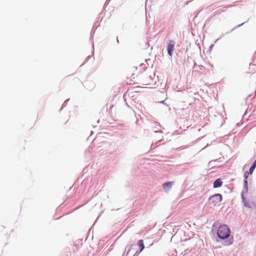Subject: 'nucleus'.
<instances>
[{"label":"nucleus","instance_id":"1a4fd4ad","mask_svg":"<svg viewBox=\"0 0 256 256\" xmlns=\"http://www.w3.org/2000/svg\"><path fill=\"white\" fill-rule=\"evenodd\" d=\"M248 174H250V173L248 172H246L245 173V178H248Z\"/></svg>","mask_w":256,"mask_h":256},{"label":"nucleus","instance_id":"f257e3e1","mask_svg":"<svg viewBox=\"0 0 256 256\" xmlns=\"http://www.w3.org/2000/svg\"><path fill=\"white\" fill-rule=\"evenodd\" d=\"M230 230L228 226L223 224L220 226L217 231L218 237L220 239H226L229 237Z\"/></svg>","mask_w":256,"mask_h":256},{"label":"nucleus","instance_id":"0eeeda50","mask_svg":"<svg viewBox=\"0 0 256 256\" xmlns=\"http://www.w3.org/2000/svg\"><path fill=\"white\" fill-rule=\"evenodd\" d=\"M255 168H254V166H252L250 168V174H252L253 172V171L254 170Z\"/></svg>","mask_w":256,"mask_h":256},{"label":"nucleus","instance_id":"20e7f679","mask_svg":"<svg viewBox=\"0 0 256 256\" xmlns=\"http://www.w3.org/2000/svg\"><path fill=\"white\" fill-rule=\"evenodd\" d=\"M174 182H166L163 184V188L164 189H166L167 188H168V189H170L172 186Z\"/></svg>","mask_w":256,"mask_h":256},{"label":"nucleus","instance_id":"6e6552de","mask_svg":"<svg viewBox=\"0 0 256 256\" xmlns=\"http://www.w3.org/2000/svg\"><path fill=\"white\" fill-rule=\"evenodd\" d=\"M173 49H168V53L170 54V56H172V53Z\"/></svg>","mask_w":256,"mask_h":256},{"label":"nucleus","instance_id":"f03ea898","mask_svg":"<svg viewBox=\"0 0 256 256\" xmlns=\"http://www.w3.org/2000/svg\"><path fill=\"white\" fill-rule=\"evenodd\" d=\"M222 200V196L219 194H214L210 196L209 198V200L210 201V204L214 206L218 204L221 202Z\"/></svg>","mask_w":256,"mask_h":256},{"label":"nucleus","instance_id":"423d86ee","mask_svg":"<svg viewBox=\"0 0 256 256\" xmlns=\"http://www.w3.org/2000/svg\"><path fill=\"white\" fill-rule=\"evenodd\" d=\"M175 42L173 40H170L168 45V48H173L174 46Z\"/></svg>","mask_w":256,"mask_h":256},{"label":"nucleus","instance_id":"7ed1b4c3","mask_svg":"<svg viewBox=\"0 0 256 256\" xmlns=\"http://www.w3.org/2000/svg\"><path fill=\"white\" fill-rule=\"evenodd\" d=\"M222 183L223 182H222L221 179L218 178L214 182L213 186L214 188H218L222 186Z\"/></svg>","mask_w":256,"mask_h":256},{"label":"nucleus","instance_id":"f8f14e48","mask_svg":"<svg viewBox=\"0 0 256 256\" xmlns=\"http://www.w3.org/2000/svg\"><path fill=\"white\" fill-rule=\"evenodd\" d=\"M130 250H128V252H126V256H125V254H124V256H128V252H130Z\"/></svg>","mask_w":256,"mask_h":256},{"label":"nucleus","instance_id":"9d476101","mask_svg":"<svg viewBox=\"0 0 256 256\" xmlns=\"http://www.w3.org/2000/svg\"><path fill=\"white\" fill-rule=\"evenodd\" d=\"M150 84H151L150 82L144 84V86H150Z\"/></svg>","mask_w":256,"mask_h":256},{"label":"nucleus","instance_id":"9b49d317","mask_svg":"<svg viewBox=\"0 0 256 256\" xmlns=\"http://www.w3.org/2000/svg\"><path fill=\"white\" fill-rule=\"evenodd\" d=\"M252 166H254V168H256V160H255V162H254Z\"/></svg>","mask_w":256,"mask_h":256},{"label":"nucleus","instance_id":"39448f33","mask_svg":"<svg viewBox=\"0 0 256 256\" xmlns=\"http://www.w3.org/2000/svg\"><path fill=\"white\" fill-rule=\"evenodd\" d=\"M138 245L140 248V252H141L144 248V245L143 240H139L138 242Z\"/></svg>","mask_w":256,"mask_h":256}]
</instances>
